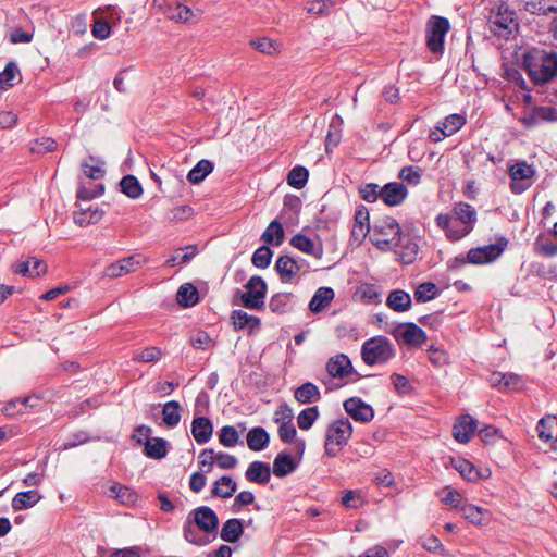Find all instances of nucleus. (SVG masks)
<instances>
[{
  "label": "nucleus",
  "instance_id": "nucleus-1",
  "mask_svg": "<svg viewBox=\"0 0 557 557\" xmlns=\"http://www.w3.org/2000/svg\"><path fill=\"white\" fill-rule=\"evenodd\" d=\"M218 527L219 518L214 510L200 506L188 513L183 524V536L193 545L206 546L215 540Z\"/></svg>",
  "mask_w": 557,
  "mask_h": 557
},
{
  "label": "nucleus",
  "instance_id": "nucleus-2",
  "mask_svg": "<svg viewBox=\"0 0 557 557\" xmlns=\"http://www.w3.org/2000/svg\"><path fill=\"white\" fill-rule=\"evenodd\" d=\"M523 64L535 85H544L557 75V52L533 48L523 55Z\"/></svg>",
  "mask_w": 557,
  "mask_h": 557
},
{
  "label": "nucleus",
  "instance_id": "nucleus-3",
  "mask_svg": "<svg viewBox=\"0 0 557 557\" xmlns=\"http://www.w3.org/2000/svg\"><path fill=\"white\" fill-rule=\"evenodd\" d=\"M400 233L401 228L396 219L385 215L374 222L371 242L381 250L396 249Z\"/></svg>",
  "mask_w": 557,
  "mask_h": 557
},
{
  "label": "nucleus",
  "instance_id": "nucleus-4",
  "mask_svg": "<svg viewBox=\"0 0 557 557\" xmlns=\"http://www.w3.org/2000/svg\"><path fill=\"white\" fill-rule=\"evenodd\" d=\"M396 355L393 343L384 336L367 339L361 346V357L366 364H384Z\"/></svg>",
  "mask_w": 557,
  "mask_h": 557
},
{
  "label": "nucleus",
  "instance_id": "nucleus-5",
  "mask_svg": "<svg viewBox=\"0 0 557 557\" xmlns=\"http://www.w3.org/2000/svg\"><path fill=\"white\" fill-rule=\"evenodd\" d=\"M517 27L516 12L508 4L503 2L490 11L488 28L494 35L508 39Z\"/></svg>",
  "mask_w": 557,
  "mask_h": 557
},
{
  "label": "nucleus",
  "instance_id": "nucleus-6",
  "mask_svg": "<svg viewBox=\"0 0 557 557\" xmlns=\"http://www.w3.org/2000/svg\"><path fill=\"white\" fill-rule=\"evenodd\" d=\"M352 434V425L347 418H341L329 424L324 449L329 457H335L347 444Z\"/></svg>",
  "mask_w": 557,
  "mask_h": 557
},
{
  "label": "nucleus",
  "instance_id": "nucleus-7",
  "mask_svg": "<svg viewBox=\"0 0 557 557\" xmlns=\"http://www.w3.org/2000/svg\"><path fill=\"white\" fill-rule=\"evenodd\" d=\"M508 244V238L498 236L494 244L471 248L468 251V262L475 265L492 263L503 255Z\"/></svg>",
  "mask_w": 557,
  "mask_h": 557
},
{
  "label": "nucleus",
  "instance_id": "nucleus-8",
  "mask_svg": "<svg viewBox=\"0 0 557 557\" xmlns=\"http://www.w3.org/2000/svg\"><path fill=\"white\" fill-rule=\"evenodd\" d=\"M450 29L449 21L442 16H432L425 29L426 47L433 53H442L444 50L445 36Z\"/></svg>",
  "mask_w": 557,
  "mask_h": 557
},
{
  "label": "nucleus",
  "instance_id": "nucleus-9",
  "mask_svg": "<svg viewBox=\"0 0 557 557\" xmlns=\"http://www.w3.org/2000/svg\"><path fill=\"white\" fill-rule=\"evenodd\" d=\"M246 292L242 294V304L245 308L251 310H260L264 307L268 285L265 281L259 276H251L245 285Z\"/></svg>",
  "mask_w": 557,
  "mask_h": 557
},
{
  "label": "nucleus",
  "instance_id": "nucleus-10",
  "mask_svg": "<svg viewBox=\"0 0 557 557\" xmlns=\"http://www.w3.org/2000/svg\"><path fill=\"white\" fill-rule=\"evenodd\" d=\"M508 175L511 180L509 184L510 191L520 195L532 186L535 169L525 161H517L509 166Z\"/></svg>",
  "mask_w": 557,
  "mask_h": 557
},
{
  "label": "nucleus",
  "instance_id": "nucleus-11",
  "mask_svg": "<svg viewBox=\"0 0 557 557\" xmlns=\"http://www.w3.org/2000/svg\"><path fill=\"white\" fill-rule=\"evenodd\" d=\"M391 334L399 344L411 348L421 347L428 339L426 333L413 322L397 324Z\"/></svg>",
  "mask_w": 557,
  "mask_h": 557
},
{
  "label": "nucleus",
  "instance_id": "nucleus-12",
  "mask_svg": "<svg viewBox=\"0 0 557 557\" xmlns=\"http://www.w3.org/2000/svg\"><path fill=\"white\" fill-rule=\"evenodd\" d=\"M456 221H459L463 224V231L458 232H450L453 235L450 236V242H458L466 237L468 234L472 232L474 228L478 214L475 209L467 203V202H458L454 206L451 214H450Z\"/></svg>",
  "mask_w": 557,
  "mask_h": 557
},
{
  "label": "nucleus",
  "instance_id": "nucleus-13",
  "mask_svg": "<svg viewBox=\"0 0 557 557\" xmlns=\"http://www.w3.org/2000/svg\"><path fill=\"white\" fill-rule=\"evenodd\" d=\"M144 263V258L140 255L129 256L109 264L103 272L104 276L116 278L127 273L135 272Z\"/></svg>",
  "mask_w": 557,
  "mask_h": 557
},
{
  "label": "nucleus",
  "instance_id": "nucleus-14",
  "mask_svg": "<svg viewBox=\"0 0 557 557\" xmlns=\"http://www.w3.org/2000/svg\"><path fill=\"white\" fill-rule=\"evenodd\" d=\"M345 411L358 422H370L374 417L373 408L359 397H350L343 404Z\"/></svg>",
  "mask_w": 557,
  "mask_h": 557
},
{
  "label": "nucleus",
  "instance_id": "nucleus-15",
  "mask_svg": "<svg viewBox=\"0 0 557 557\" xmlns=\"http://www.w3.org/2000/svg\"><path fill=\"white\" fill-rule=\"evenodd\" d=\"M408 196L407 187L400 182H391L381 188V199L389 207L401 205Z\"/></svg>",
  "mask_w": 557,
  "mask_h": 557
},
{
  "label": "nucleus",
  "instance_id": "nucleus-16",
  "mask_svg": "<svg viewBox=\"0 0 557 557\" xmlns=\"http://www.w3.org/2000/svg\"><path fill=\"white\" fill-rule=\"evenodd\" d=\"M476 428L478 421L470 414L460 416L453 426V436L457 442L466 444L471 440Z\"/></svg>",
  "mask_w": 557,
  "mask_h": 557
},
{
  "label": "nucleus",
  "instance_id": "nucleus-17",
  "mask_svg": "<svg viewBox=\"0 0 557 557\" xmlns=\"http://www.w3.org/2000/svg\"><path fill=\"white\" fill-rule=\"evenodd\" d=\"M300 270V264L287 255L280 256L275 262V271L283 283H292Z\"/></svg>",
  "mask_w": 557,
  "mask_h": 557
},
{
  "label": "nucleus",
  "instance_id": "nucleus-18",
  "mask_svg": "<svg viewBox=\"0 0 557 557\" xmlns=\"http://www.w3.org/2000/svg\"><path fill=\"white\" fill-rule=\"evenodd\" d=\"M326 371L334 379H343L351 373L352 364L346 355L338 354L329 359Z\"/></svg>",
  "mask_w": 557,
  "mask_h": 557
},
{
  "label": "nucleus",
  "instance_id": "nucleus-19",
  "mask_svg": "<svg viewBox=\"0 0 557 557\" xmlns=\"http://www.w3.org/2000/svg\"><path fill=\"white\" fill-rule=\"evenodd\" d=\"M289 244L301 252L310 255L315 259H321L323 256L322 244H315L311 238L304 234L298 233L294 235L290 238Z\"/></svg>",
  "mask_w": 557,
  "mask_h": 557
},
{
  "label": "nucleus",
  "instance_id": "nucleus-20",
  "mask_svg": "<svg viewBox=\"0 0 557 557\" xmlns=\"http://www.w3.org/2000/svg\"><path fill=\"white\" fill-rule=\"evenodd\" d=\"M213 433V424L206 417H195L191 422V434L195 441L202 445L210 441Z\"/></svg>",
  "mask_w": 557,
  "mask_h": 557
},
{
  "label": "nucleus",
  "instance_id": "nucleus-21",
  "mask_svg": "<svg viewBox=\"0 0 557 557\" xmlns=\"http://www.w3.org/2000/svg\"><path fill=\"white\" fill-rule=\"evenodd\" d=\"M392 250L400 257L403 263L409 264L417 258L419 246L409 235L401 232L399 245Z\"/></svg>",
  "mask_w": 557,
  "mask_h": 557
},
{
  "label": "nucleus",
  "instance_id": "nucleus-22",
  "mask_svg": "<svg viewBox=\"0 0 557 557\" xmlns=\"http://www.w3.org/2000/svg\"><path fill=\"white\" fill-rule=\"evenodd\" d=\"M246 430L244 423H238L237 426L224 425L218 433L219 442L224 447H234L236 445H243L244 442L239 440L240 433Z\"/></svg>",
  "mask_w": 557,
  "mask_h": 557
},
{
  "label": "nucleus",
  "instance_id": "nucleus-23",
  "mask_svg": "<svg viewBox=\"0 0 557 557\" xmlns=\"http://www.w3.org/2000/svg\"><path fill=\"white\" fill-rule=\"evenodd\" d=\"M249 482L257 484H267L271 479L270 466L263 461H252L245 472Z\"/></svg>",
  "mask_w": 557,
  "mask_h": 557
},
{
  "label": "nucleus",
  "instance_id": "nucleus-24",
  "mask_svg": "<svg viewBox=\"0 0 557 557\" xmlns=\"http://www.w3.org/2000/svg\"><path fill=\"white\" fill-rule=\"evenodd\" d=\"M411 304V296L404 289H394L386 298V306L395 312L408 311Z\"/></svg>",
  "mask_w": 557,
  "mask_h": 557
},
{
  "label": "nucleus",
  "instance_id": "nucleus-25",
  "mask_svg": "<svg viewBox=\"0 0 557 557\" xmlns=\"http://www.w3.org/2000/svg\"><path fill=\"white\" fill-rule=\"evenodd\" d=\"M334 297L335 293L331 287H319L309 302V310L313 313L323 311Z\"/></svg>",
  "mask_w": 557,
  "mask_h": 557
},
{
  "label": "nucleus",
  "instance_id": "nucleus-26",
  "mask_svg": "<svg viewBox=\"0 0 557 557\" xmlns=\"http://www.w3.org/2000/svg\"><path fill=\"white\" fill-rule=\"evenodd\" d=\"M247 446L253 451H260L268 447L270 435L262 426H255L247 433Z\"/></svg>",
  "mask_w": 557,
  "mask_h": 557
},
{
  "label": "nucleus",
  "instance_id": "nucleus-27",
  "mask_svg": "<svg viewBox=\"0 0 557 557\" xmlns=\"http://www.w3.org/2000/svg\"><path fill=\"white\" fill-rule=\"evenodd\" d=\"M42 498L36 490L17 493L12 499V508L15 511L26 510L34 507Z\"/></svg>",
  "mask_w": 557,
  "mask_h": 557
},
{
  "label": "nucleus",
  "instance_id": "nucleus-28",
  "mask_svg": "<svg viewBox=\"0 0 557 557\" xmlns=\"http://www.w3.org/2000/svg\"><path fill=\"white\" fill-rule=\"evenodd\" d=\"M244 533V525L242 520L232 518L226 520L221 529L220 537L227 543L237 542Z\"/></svg>",
  "mask_w": 557,
  "mask_h": 557
},
{
  "label": "nucleus",
  "instance_id": "nucleus-29",
  "mask_svg": "<svg viewBox=\"0 0 557 557\" xmlns=\"http://www.w3.org/2000/svg\"><path fill=\"white\" fill-rule=\"evenodd\" d=\"M297 468V462L294 460V458L286 454V453H280L274 459L273 462V473L277 478H284L295 471Z\"/></svg>",
  "mask_w": 557,
  "mask_h": 557
},
{
  "label": "nucleus",
  "instance_id": "nucleus-30",
  "mask_svg": "<svg viewBox=\"0 0 557 557\" xmlns=\"http://www.w3.org/2000/svg\"><path fill=\"white\" fill-rule=\"evenodd\" d=\"M524 9L531 14L548 15L557 13V0H522Z\"/></svg>",
  "mask_w": 557,
  "mask_h": 557
},
{
  "label": "nucleus",
  "instance_id": "nucleus-31",
  "mask_svg": "<svg viewBox=\"0 0 557 557\" xmlns=\"http://www.w3.org/2000/svg\"><path fill=\"white\" fill-rule=\"evenodd\" d=\"M176 300L181 307L189 308L198 304L199 293L191 283H185L180 286Z\"/></svg>",
  "mask_w": 557,
  "mask_h": 557
},
{
  "label": "nucleus",
  "instance_id": "nucleus-32",
  "mask_svg": "<svg viewBox=\"0 0 557 557\" xmlns=\"http://www.w3.org/2000/svg\"><path fill=\"white\" fill-rule=\"evenodd\" d=\"M237 490V483L230 476L223 475L214 482L212 495L220 498H230Z\"/></svg>",
  "mask_w": 557,
  "mask_h": 557
},
{
  "label": "nucleus",
  "instance_id": "nucleus-33",
  "mask_svg": "<svg viewBox=\"0 0 557 557\" xmlns=\"http://www.w3.org/2000/svg\"><path fill=\"white\" fill-rule=\"evenodd\" d=\"M294 397L301 404H311L318 401L321 398V394L317 385L307 382L295 389Z\"/></svg>",
  "mask_w": 557,
  "mask_h": 557
},
{
  "label": "nucleus",
  "instance_id": "nucleus-34",
  "mask_svg": "<svg viewBox=\"0 0 557 557\" xmlns=\"http://www.w3.org/2000/svg\"><path fill=\"white\" fill-rule=\"evenodd\" d=\"M284 228L277 220H273L261 235V239L264 243L273 246H280L284 242Z\"/></svg>",
  "mask_w": 557,
  "mask_h": 557
},
{
  "label": "nucleus",
  "instance_id": "nucleus-35",
  "mask_svg": "<svg viewBox=\"0 0 557 557\" xmlns=\"http://www.w3.org/2000/svg\"><path fill=\"white\" fill-rule=\"evenodd\" d=\"M454 468L468 481L474 482L481 478H487V475L482 474L479 470L475 469L472 462L467 459L458 458L453 460Z\"/></svg>",
  "mask_w": 557,
  "mask_h": 557
},
{
  "label": "nucleus",
  "instance_id": "nucleus-36",
  "mask_svg": "<svg viewBox=\"0 0 557 557\" xmlns=\"http://www.w3.org/2000/svg\"><path fill=\"white\" fill-rule=\"evenodd\" d=\"M182 407L178 401L170 400L163 406V422L169 428H175L182 418Z\"/></svg>",
  "mask_w": 557,
  "mask_h": 557
},
{
  "label": "nucleus",
  "instance_id": "nucleus-37",
  "mask_svg": "<svg viewBox=\"0 0 557 557\" xmlns=\"http://www.w3.org/2000/svg\"><path fill=\"white\" fill-rule=\"evenodd\" d=\"M110 492L122 505L132 506L138 500V494L135 491L119 483L113 484Z\"/></svg>",
  "mask_w": 557,
  "mask_h": 557
},
{
  "label": "nucleus",
  "instance_id": "nucleus-38",
  "mask_svg": "<svg viewBox=\"0 0 557 557\" xmlns=\"http://www.w3.org/2000/svg\"><path fill=\"white\" fill-rule=\"evenodd\" d=\"M103 215V212L98 208L92 209L91 207L77 211L73 215L74 223L79 226H87L90 224L98 223Z\"/></svg>",
  "mask_w": 557,
  "mask_h": 557
},
{
  "label": "nucleus",
  "instance_id": "nucleus-39",
  "mask_svg": "<svg viewBox=\"0 0 557 557\" xmlns=\"http://www.w3.org/2000/svg\"><path fill=\"white\" fill-rule=\"evenodd\" d=\"M144 453L147 457L162 459L166 456V441L161 437L148 438L145 443Z\"/></svg>",
  "mask_w": 557,
  "mask_h": 557
},
{
  "label": "nucleus",
  "instance_id": "nucleus-40",
  "mask_svg": "<svg viewBox=\"0 0 557 557\" xmlns=\"http://www.w3.org/2000/svg\"><path fill=\"white\" fill-rule=\"evenodd\" d=\"M292 293H277L273 295L269 301V308L274 313H285L292 309Z\"/></svg>",
  "mask_w": 557,
  "mask_h": 557
},
{
  "label": "nucleus",
  "instance_id": "nucleus-41",
  "mask_svg": "<svg viewBox=\"0 0 557 557\" xmlns=\"http://www.w3.org/2000/svg\"><path fill=\"white\" fill-rule=\"evenodd\" d=\"M214 169L211 161L207 159L200 160L188 173L187 178L193 184L202 182Z\"/></svg>",
  "mask_w": 557,
  "mask_h": 557
},
{
  "label": "nucleus",
  "instance_id": "nucleus-42",
  "mask_svg": "<svg viewBox=\"0 0 557 557\" xmlns=\"http://www.w3.org/2000/svg\"><path fill=\"white\" fill-rule=\"evenodd\" d=\"M459 511L465 519L474 524L484 525L487 523V519L484 517V512L481 507L466 503L459 507Z\"/></svg>",
  "mask_w": 557,
  "mask_h": 557
},
{
  "label": "nucleus",
  "instance_id": "nucleus-43",
  "mask_svg": "<svg viewBox=\"0 0 557 557\" xmlns=\"http://www.w3.org/2000/svg\"><path fill=\"white\" fill-rule=\"evenodd\" d=\"M169 20L181 22V23H188L191 22L196 15L193 12V10L186 5H182L181 3H177L176 7L172 8L169 7L168 11H164Z\"/></svg>",
  "mask_w": 557,
  "mask_h": 557
},
{
  "label": "nucleus",
  "instance_id": "nucleus-44",
  "mask_svg": "<svg viewBox=\"0 0 557 557\" xmlns=\"http://www.w3.org/2000/svg\"><path fill=\"white\" fill-rule=\"evenodd\" d=\"M232 320H233V324H234V327L236 330H242L246 326L250 327L251 330L252 329H256L260 325V319L255 317V315H251V314H248L246 311L244 310H235L233 311L232 313Z\"/></svg>",
  "mask_w": 557,
  "mask_h": 557
},
{
  "label": "nucleus",
  "instance_id": "nucleus-45",
  "mask_svg": "<svg viewBox=\"0 0 557 557\" xmlns=\"http://www.w3.org/2000/svg\"><path fill=\"white\" fill-rule=\"evenodd\" d=\"M103 162L94 156H89L88 161L82 162L85 175L91 180H100L104 176Z\"/></svg>",
  "mask_w": 557,
  "mask_h": 557
},
{
  "label": "nucleus",
  "instance_id": "nucleus-46",
  "mask_svg": "<svg viewBox=\"0 0 557 557\" xmlns=\"http://www.w3.org/2000/svg\"><path fill=\"white\" fill-rule=\"evenodd\" d=\"M121 190L132 199H137L143 194L139 181L134 175H126L120 182Z\"/></svg>",
  "mask_w": 557,
  "mask_h": 557
},
{
  "label": "nucleus",
  "instance_id": "nucleus-47",
  "mask_svg": "<svg viewBox=\"0 0 557 557\" xmlns=\"http://www.w3.org/2000/svg\"><path fill=\"white\" fill-rule=\"evenodd\" d=\"M442 125V134L444 136H451L457 133L465 124L466 119L461 114H450L440 122Z\"/></svg>",
  "mask_w": 557,
  "mask_h": 557
},
{
  "label": "nucleus",
  "instance_id": "nucleus-48",
  "mask_svg": "<svg viewBox=\"0 0 557 557\" xmlns=\"http://www.w3.org/2000/svg\"><path fill=\"white\" fill-rule=\"evenodd\" d=\"M437 286L432 282H424L418 285L414 290V299L417 302H426L437 297Z\"/></svg>",
  "mask_w": 557,
  "mask_h": 557
},
{
  "label": "nucleus",
  "instance_id": "nucleus-49",
  "mask_svg": "<svg viewBox=\"0 0 557 557\" xmlns=\"http://www.w3.org/2000/svg\"><path fill=\"white\" fill-rule=\"evenodd\" d=\"M308 176V170L305 166L297 165L289 171L287 183L289 186L300 189L307 184Z\"/></svg>",
  "mask_w": 557,
  "mask_h": 557
},
{
  "label": "nucleus",
  "instance_id": "nucleus-50",
  "mask_svg": "<svg viewBox=\"0 0 557 557\" xmlns=\"http://www.w3.org/2000/svg\"><path fill=\"white\" fill-rule=\"evenodd\" d=\"M556 423L557 421L554 416L542 418L536 425L539 437L546 443L550 442L554 438L552 429Z\"/></svg>",
  "mask_w": 557,
  "mask_h": 557
},
{
  "label": "nucleus",
  "instance_id": "nucleus-51",
  "mask_svg": "<svg viewBox=\"0 0 557 557\" xmlns=\"http://www.w3.org/2000/svg\"><path fill=\"white\" fill-rule=\"evenodd\" d=\"M273 256V251L267 245L259 247L252 255L251 262L256 268L267 269Z\"/></svg>",
  "mask_w": 557,
  "mask_h": 557
},
{
  "label": "nucleus",
  "instance_id": "nucleus-52",
  "mask_svg": "<svg viewBox=\"0 0 557 557\" xmlns=\"http://www.w3.org/2000/svg\"><path fill=\"white\" fill-rule=\"evenodd\" d=\"M356 295L366 304H375L380 300L379 287L373 284H362L358 287Z\"/></svg>",
  "mask_w": 557,
  "mask_h": 557
},
{
  "label": "nucleus",
  "instance_id": "nucleus-53",
  "mask_svg": "<svg viewBox=\"0 0 557 557\" xmlns=\"http://www.w3.org/2000/svg\"><path fill=\"white\" fill-rule=\"evenodd\" d=\"M318 418L319 409L317 406L305 408L297 417L298 426L301 430H309Z\"/></svg>",
  "mask_w": 557,
  "mask_h": 557
},
{
  "label": "nucleus",
  "instance_id": "nucleus-54",
  "mask_svg": "<svg viewBox=\"0 0 557 557\" xmlns=\"http://www.w3.org/2000/svg\"><path fill=\"white\" fill-rule=\"evenodd\" d=\"M366 504V500L359 491L345 490L342 496V505L348 509H358Z\"/></svg>",
  "mask_w": 557,
  "mask_h": 557
},
{
  "label": "nucleus",
  "instance_id": "nucleus-55",
  "mask_svg": "<svg viewBox=\"0 0 557 557\" xmlns=\"http://www.w3.org/2000/svg\"><path fill=\"white\" fill-rule=\"evenodd\" d=\"M455 219L448 213H440L435 218L436 225L445 232L446 237L450 240V236L453 235L450 232H462L463 227H457L455 224Z\"/></svg>",
  "mask_w": 557,
  "mask_h": 557
},
{
  "label": "nucleus",
  "instance_id": "nucleus-56",
  "mask_svg": "<svg viewBox=\"0 0 557 557\" xmlns=\"http://www.w3.org/2000/svg\"><path fill=\"white\" fill-rule=\"evenodd\" d=\"M196 253V247L187 246L186 248H180L176 252L171 256L165 264L168 267H175L180 263H187Z\"/></svg>",
  "mask_w": 557,
  "mask_h": 557
},
{
  "label": "nucleus",
  "instance_id": "nucleus-57",
  "mask_svg": "<svg viewBox=\"0 0 557 557\" xmlns=\"http://www.w3.org/2000/svg\"><path fill=\"white\" fill-rule=\"evenodd\" d=\"M334 5V0H312L307 3L306 10L310 14L329 15Z\"/></svg>",
  "mask_w": 557,
  "mask_h": 557
},
{
  "label": "nucleus",
  "instance_id": "nucleus-58",
  "mask_svg": "<svg viewBox=\"0 0 557 557\" xmlns=\"http://www.w3.org/2000/svg\"><path fill=\"white\" fill-rule=\"evenodd\" d=\"M422 169L419 166H404L399 172V178H401L404 182H407L410 185H418L421 182L422 178Z\"/></svg>",
  "mask_w": 557,
  "mask_h": 557
},
{
  "label": "nucleus",
  "instance_id": "nucleus-59",
  "mask_svg": "<svg viewBox=\"0 0 557 557\" xmlns=\"http://www.w3.org/2000/svg\"><path fill=\"white\" fill-rule=\"evenodd\" d=\"M18 70L14 62H8L4 70L0 73V86L2 88L14 86Z\"/></svg>",
  "mask_w": 557,
  "mask_h": 557
},
{
  "label": "nucleus",
  "instance_id": "nucleus-60",
  "mask_svg": "<svg viewBox=\"0 0 557 557\" xmlns=\"http://www.w3.org/2000/svg\"><path fill=\"white\" fill-rule=\"evenodd\" d=\"M162 356H163V352H162L161 348L152 346V347H147L144 350H141L140 352H138L134 357V361L145 362V363L156 362V361L160 360Z\"/></svg>",
  "mask_w": 557,
  "mask_h": 557
},
{
  "label": "nucleus",
  "instance_id": "nucleus-61",
  "mask_svg": "<svg viewBox=\"0 0 557 557\" xmlns=\"http://www.w3.org/2000/svg\"><path fill=\"white\" fill-rule=\"evenodd\" d=\"M524 386L523 379L516 373H504L503 391L518 392Z\"/></svg>",
  "mask_w": 557,
  "mask_h": 557
},
{
  "label": "nucleus",
  "instance_id": "nucleus-62",
  "mask_svg": "<svg viewBox=\"0 0 557 557\" xmlns=\"http://www.w3.org/2000/svg\"><path fill=\"white\" fill-rule=\"evenodd\" d=\"M441 493L443 494V496L441 497L442 503L449 505L454 508H457L459 510V507L462 505V496L458 491L451 488L450 486H446L445 488L442 490Z\"/></svg>",
  "mask_w": 557,
  "mask_h": 557
},
{
  "label": "nucleus",
  "instance_id": "nucleus-63",
  "mask_svg": "<svg viewBox=\"0 0 557 557\" xmlns=\"http://www.w3.org/2000/svg\"><path fill=\"white\" fill-rule=\"evenodd\" d=\"M381 188L377 184L369 183L359 188L361 198L367 202H374L381 198Z\"/></svg>",
  "mask_w": 557,
  "mask_h": 557
},
{
  "label": "nucleus",
  "instance_id": "nucleus-64",
  "mask_svg": "<svg viewBox=\"0 0 557 557\" xmlns=\"http://www.w3.org/2000/svg\"><path fill=\"white\" fill-rule=\"evenodd\" d=\"M250 45L259 52L265 54H273L277 51L276 44L267 37L253 39L250 41Z\"/></svg>",
  "mask_w": 557,
  "mask_h": 557
}]
</instances>
